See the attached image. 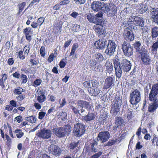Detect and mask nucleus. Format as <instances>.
<instances>
[{
	"instance_id": "obj_1",
	"label": "nucleus",
	"mask_w": 158,
	"mask_h": 158,
	"mask_svg": "<svg viewBox=\"0 0 158 158\" xmlns=\"http://www.w3.org/2000/svg\"><path fill=\"white\" fill-rule=\"evenodd\" d=\"M71 128L70 125L68 124L63 127L55 128L53 130L56 136L59 138H61L67 135H69L71 132Z\"/></svg>"
},
{
	"instance_id": "obj_2",
	"label": "nucleus",
	"mask_w": 158,
	"mask_h": 158,
	"mask_svg": "<svg viewBox=\"0 0 158 158\" xmlns=\"http://www.w3.org/2000/svg\"><path fill=\"white\" fill-rule=\"evenodd\" d=\"M129 102L133 105H136L140 101L141 94L139 91L137 89L134 90L130 94Z\"/></svg>"
},
{
	"instance_id": "obj_3",
	"label": "nucleus",
	"mask_w": 158,
	"mask_h": 158,
	"mask_svg": "<svg viewBox=\"0 0 158 158\" xmlns=\"http://www.w3.org/2000/svg\"><path fill=\"white\" fill-rule=\"evenodd\" d=\"M113 63L115 69V74L118 79H120L122 76V71L120 65L121 62L118 56H115L113 59Z\"/></svg>"
},
{
	"instance_id": "obj_4",
	"label": "nucleus",
	"mask_w": 158,
	"mask_h": 158,
	"mask_svg": "<svg viewBox=\"0 0 158 158\" xmlns=\"http://www.w3.org/2000/svg\"><path fill=\"white\" fill-rule=\"evenodd\" d=\"M105 7L103 9V12L107 13V16L108 17H112L114 16L117 13V7L113 4H107L105 5Z\"/></svg>"
},
{
	"instance_id": "obj_5",
	"label": "nucleus",
	"mask_w": 158,
	"mask_h": 158,
	"mask_svg": "<svg viewBox=\"0 0 158 158\" xmlns=\"http://www.w3.org/2000/svg\"><path fill=\"white\" fill-rule=\"evenodd\" d=\"M132 29V27L129 26L124 29L123 36L127 42L132 41L134 39L135 35Z\"/></svg>"
},
{
	"instance_id": "obj_6",
	"label": "nucleus",
	"mask_w": 158,
	"mask_h": 158,
	"mask_svg": "<svg viewBox=\"0 0 158 158\" xmlns=\"http://www.w3.org/2000/svg\"><path fill=\"white\" fill-rule=\"evenodd\" d=\"M73 129L74 135L78 137L83 134L85 130V125L79 123L74 124Z\"/></svg>"
},
{
	"instance_id": "obj_7",
	"label": "nucleus",
	"mask_w": 158,
	"mask_h": 158,
	"mask_svg": "<svg viewBox=\"0 0 158 158\" xmlns=\"http://www.w3.org/2000/svg\"><path fill=\"white\" fill-rule=\"evenodd\" d=\"M122 50L125 56L130 57L133 54V50L132 47L130 43L127 41H124L122 44Z\"/></svg>"
},
{
	"instance_id": "obj_8",
	"label": "nucleus",
	"mask_w": 158,
	"mask_h": 158,
	"mask_svg": "<svg viewBox=\"0 0 158 158\" xmlns=\"http://www.w3.org/2000/svg\"><path fill=\"white\" fill-rule=\"evenodd\" d=\"M158 88L153 85L149 94L148 100L151 102H158Z\"/></svg>"
},
{
	"instance_id": "obj_9",
	"label": "nucleus",
	"mask_w": 158,
	"mask_h": 158,
	"mask_svg": "<svg viewBox=\"0 0 158 158\" xmlns=\"http://www.w3.org/2000/svg\"><path fill=\"white\" fill-rule=\"evenodd\" d=\"M116 46L115 42L113 40H108V44L105 50V53L109 56L113 55L115 51Z\"/></svg>"
},
{
	"instance_id": "obj_10",
	"label": "nucleus",
	"mask_w": 158,
	"mask_h": 158,
	"mask_svg": "<svg viewBox=\"0 0 158 158\" xmlns=\"http://www.w3.org/2000/svg\"><path fill=\"white\" fill-rule=\"evenodd\" d=\"M115 78L113 75L109 76L105 79L103 89H111L114 85Z\"/></svg>"
},
{
	"instance_id": "obj_11",
	"label": "nucleus",
	"mask_w": 158,
	"mask_h": 158,
	"mask_svg": "<svg viewBox=\"0 0 158 158\" xmlns=\"http://www.w3.org/2000/svg\"><path fill=\"white\" fill-rule=\"evenodd\" d=\"M52 132L48 129L43 128L40 130V132L37 133L36 134L38 137L43 139H48L51 137Z\"/></svg>"
},
{
	"instance_id": "obj_12",
	"label": "nucleus",
	"mask_w": 158,
	"mask_h": 158,
	"mask_svg": "<svg viewBox=\"0 0 158 158\" xmlns=\"http://www.w3.org/2000/svg\"><path fill=\"white\" fill-rule=\"evenodd\" d=\"M48 151L53 156H60L61 153V149L58 146L51 144L48 148Z\"/></svg>"
},
{
	"instance_id": "obj_13",
	"label": "nucleus",
	"mask_w": 158,
	"mask_h": 158,
	"mask_svg": "<svg viewBox=\"0 0 158 158\" xmlns=\"http://www.w3.org/2000/svg\"><path fill=\"white\" fill-rule=\"evenodd\" d=\"M105 4L103 2L95 1L92 3L91 7L93 10L96 12L99 11L101 10L103 11V9L105 7Z\"/></svg>"
},
{
	"instance_id": "obj_14",
	"label": "nucleus",
	"mask_w": 158,
	"mask_h": 158,
	"mask_svg": "<svg viewBox=\"0 0 158 158\" xmlns=\"http://www.w3.org/2000/svg\"><path fill=\"white\" fill-rule=\"evenodd\" d=\"M110 136V134L108 131H101L99 132L97 137V140L101 141L104 143L107 141Z\"/></svg>"
},
{
	"instance_id": "obj_15",
	"label": "nucleus",
	"mask_w": 158,
	"mask_h": 158,
	"mask_svg": "<svg viewBox=\"0 0 158 158\" xmlns=\"http://www.w3.org/2000/svg\"><path fill=\"white\" fill-rule=\"evenodd\" d=\"M139 56L142 61L143 64L144 65H149L150 64L151 60L149 56L144 51H142L139 52Z\"/></svg>"
},
{
	"instance_id": "obj_16",
	"label": "nucleus",
	"mask_w": 158,
	"mask_h": 158,
	"mask_svg": "<svg viewBox=\"0 0 158 158\" xmlns=\"http://www.w3.org/2000/svg\"><path fill=\"white\" fill-rule=\"evenodd\" d=\"M121 69L122 68L124 72H127L131 69V64L130 62L126 59L122 60L120 64Z\"/></svg>"
},
{
	"instance_id": "obj_17",
	"label": "nucleus",
	"mask_w": 158,
	"mask_h": 158,
	"mask_svg": "<svg viewBox=\"0 0 158 158\" xmlns=\"http://www.w3.org/2000/svg\"><path fill=\"white\" fill-rule=\"evenodd\" d=\"M90 68L93 71L96 72H100L102 71L103 67L100 64H98L96 61H92L90 63Z\"/></svg>"
},
{
	"instance_id": "obj_18",
	"label": "nucleus",
	"mask_w": 158,
	"mask_h": 158,
	"mask_svg": "<svg viewBox=\"0 0 158 158\" xmlns=\"http://www.w3.org/2000/svg\"><path fill=\"white\" fill-rule=\"evenodd\" d=\"M106 41L103 40L102 39H99L95 42L94 45L97 49L103 50L106 47Z\"/></svg>"
},
{
	"instance_id": "obj_19",
	"label": "nucleus",
	"mask_w": 158,
	"mask_h": 158,
	"mask_svg": "<svg viewBox=\"0 0 158 158\" xmlns=\"http://www.w3.org/2000/svg\"><path fill=\"white\" fill-rule=\"evenodd\" d=\"M151 19L156 23H158V8H152L151 11Z\"/></svg>"
},
{
	"instance_id": "obj_20",
	"label": "nucleus",
	"mask_w": 158,
	"mask_h": 158,
	"mask_svg": "<svg viewBox=\"0 0 158 158\" xmlns=\"http://www.w3.org/2000/svg\"><path fill=\"white\" fill-rule=\"evenodd\" d=\"M135 9L140 14L145 12L148 10L147 6L141 3L135 5Z\"/></svg>"
},
{
	"instance_id": "obj_21",
	"label": "nucleus",
	"mask_w": 158,
	"mask_h": 158,
	"mask_svg": "<svg viewBox=\"0 0 158 158\" xmlns=\"http://www.w3.org/2000/svg\"><path fill=\"white\" fill-rule=\"evenodd\" d=\"M94 29L95 31L97 33L98 36H100L101 35H103L105 36V35L106 32L103 29L102 26L99 25L98 24L94 27Z\"/></svg>"
},
{
	"instance_id": "obj_22",
	"label": "nucleus",
	"mask_w": 158,
	"mask_h": 158,
	"mask_svg": "<svg viewBox=\"0 0 158 158\" xmlns=\"http://www.w3.org/2000/svg\"><path fill=\"white\" fill-rule=\"evenodd\" d=\"M133 22L135 25L137 26L143 27L144 26V21L142 18L138 16H134Z\"/></svg>"
},
{
	"instance_id": "obj_23",
	"label": "nucleus",
	"mask_w": 158,
	"mask_h": 158,
	"mask_svg": "<svg viewBox=\"0 0 158 158\" xmlns=\"http://www.w3.org/2000/svg\"><path fill=\"white\" fill-rule=\"evenodd\" d=\"M23 33L25 35L26 40L29 42L32 40V31H31V28L26 27L23 30Z\"/></svg>"
},
{
	"instance_id": "obj_24",
	"label": "nucleus",
	"mask_w": 158,
	"mask_h": 158,
	"mask_svg": "<svg viewBox=\"0 0 158 158\" xmlns=\"http://www.w3.org/2000/svg\"><path fill=\"white\" fill-rule=\"evenodd\" d=\"M122 103V97L119 94H116L112 102V105L120 106Z\"/></svg>"
},
{
	"instance_id": "obj_25",
	"label": "nucleus",
	"mask_w": 158,
	"mask_h": 158,
	"mask_svg": "<svg viewBox=\"0 0 158 158\" xmlns=\"http://www.w3.org/2000/svg\"><path fill=\"white\" fill-rule=\"evenodd\" d=\"M45 94V93L42 90H40L38 92L37 100L39 102L42 103L45 101L46 98Z\"/></svg>"
},
{
	"instance_id": "obj_26",
	"label": "nucleus",
	"mask_w": 158,
	"mask_h": 158,
	"mask_svg": "<svg viewBox=\"0 0 158 158\" xmlns=\"http://www.w3.org/2000/svg\"><path fill=\"white\" fill-rule=\"evenodd\" d=\"M95 118V115L94 113L89 112L86 115L82 116V119L83 121L88 122L94 120Z\"/></svg>"
},
{
	"instance_id": "obj_27",
	"label": "nucleus",
	"mask_w": 158,
	"mask_h": 158,
	"mask_svg": "<svg viewBox=\"0 0 158 158\" xmlns=\"http://www.w3.org/2000/svg\"><path fill=\"white\" fill-rule=\"evenodd\" d=\"M149 105L148 111L150 112H154L158 107V102H152Z\"/></svg>"
},
{
	"instance_id": "obj_28",
	"label": "nucleus",
	"mask_w": 158,
	"mask_h": 158,
	"mask_svg": "<svg viewBox=\"0 0 158 158\" xmlns=\"http://www.w3.org/2000/svg\"><path fill=\"white\" fill-rule=\"evenodd\" d=\"M105 65L106 72L110 74L112 73L113 72V66L112 63L107 60L105 63Z\"/></svg>"
},
{
	"instance_id": "obj_29",
	"label": "nucleus",
	"mask_w": 158,
	"mask_h": 158,
	"mask_svg": "<svg viewBox=\"0 0 158 158\" xmlns=\"http://www.w3.org/2000/svg\"><path fill=\"white\" fill-rule=\"evenodd\" d=\"M94 56L95 57V60L93 61H96L97 63L98 62L100 63L104 60L103 56L101 53H96L94 55Z\"/></svg>"
},
{
	"instance_id": "obj_30",
	"label": "nucleus",
	"mask_w": 158,
	"mask_h": 158,
	"mask_svg": "<svg viewBox=\"0 0 158 158\" xmlns=\"http://www.w3.org/2000/svg\"><path fill=\"white\" fill-rule=\"evenodd\" d=\"M120 107L112 104L110 113H112L113 115H116L120 111Z\"/></svg>"
},
{
	"instance_id": "obj_31",
	"label": "nucleus",
	"mask_w": 158,
	"mask_h": 158,
	"mask_svg": "<svg viewBox=\"0 0 158 158\" xmlns=\"http://www.w3.org/2000/svg\"><path fill=\"white\" fill-rule=\"evenodd\" d=\"M107 118L108 115L105 113L100 114L98 120V122L101 124H103L106 122Z\"/></svg>"
},
{
	"instance_id": "obj_32",
	"label": "nucleus",
	"mask_w": 158,
	"mask_h": 158,
	"mask_svg": "<svg viewBox=\"0 0 158 158\" xmlns=\"http://www.w3.org/2000/svg\"><path fill=\"white\" fill-rule=\"evenodd\" d=\"M26 5V2H23L22 3L19 4L18 5L19 10L18 11L16 14L17 16L19 15L20 13L24 9L25 6Z\"/></svg>"
},
{
	"instance_id": "obj_33",
	"label": "nucleus",
	"mask_w": 158,
	"mask_h": 158,
	"mask_svg": "<svg viewBox=\"0 0 158 158\" xmlns=\"http://www.w3.org/2000/svg\"><path fill=\"white\" fill-rule=\"evenodd\" d=\"M115 123L119 126H123L124 120L120 117H116L115 118Z\"/></svg>"
},
{
	"instance_id": "obj_34",
	"label": "nucleus",
	"mask_w": 158,
	"mask_h": 158,
	"mask_svg": "<svg viewBox=\"0 0 158 158\" xmlns=\"http://www.w3.org/2000/svg\"><path fill=\"white\" fill-rule=\"evenodd\" d=\"M25 119L31 123H35L37 120V118L35 116H31L26 117Z\"/></svg>"
},
{
	"instance_id": "obj_35",
	"label": "nucleus",
	"mask_w": 158,
	"mask_h": 158,
	"mask_svg": "<svg viewBox=\"0 0 158 158\" xmlns=\"http://www.w3.org/2000/svg\"><path fill=\"white\" fill-rule=\"evenodd\" d=\"M158 35V27H155L152 30L151 36L153 39L156 38Z\"/></svg>"
},
{
	"instance_id": "obj_36",
	"label": "nucleus",
	"mask_w": 158,
	"mask_h": 158,
	"mask_svg": "<svg viewBox=\"0 0 158 158\" xmlns=\"http://www.w3.org/2000/svg\"><path fill=\"white\" fill-rule=\"evenodd\" d=\"M151 48L152 52L154 53H156L158 49V41L153 43Z\"/></svg>"
},
{
	"instance_id": "obj_37",
	"label": "nucleus",
	"mask_w": 158,
	"mask_h": 158,
	"mask_svg": "<svg viewBox=\"0 0 158 158\" xmlns=\"http://www.w3.org/2000/svg\"><path fill=\"white\" fill-rule=\"evenodd\" d=\"M92 89L90 90V93L93 95L96 96L99 94L100 90L98 87L92 88Z\"/></svg>"
},
{
	"instance_id": "obj_38",
	"label": "nucleus",
	"mask_w": 158,
	"mask_h": 158,
	"mask_svg": "<svg viewBox=\"0 0 158 158\" xmlns=\"http://www.w3.org/2000/svg\"><path fill=\"white\" fill-rule=\"evenodd\" d=\"M87 18L90 22H93L94 23L97 22V19H95L91 14H89L87 15Z\"/></svg>"
},
{
	"instance_id": "obj_39",
	"label": "nucleus",
	"mask_w": 158,
	"mask_h": 158,
	"mask_svg": "<svg viewBox=\"0 0 158 158\" xmlns=\"http://www.w3.org/2000/svg\"><path fill=\"white\" fill-rule=\"evenodd\" d=\"M14 132L16 133V136L19 139L21 138L24 135V133L20 129H17L14 131Z\"/></svg>"
},
{
	"instance_id": "obj_40",
	"label": "nucleus",
	"mask_w": 158,
	"mask_h": 158,
	"mask_svg": "<svg viewBox=\"0 0 158 158\" xmlns=\"http://www.w3.org/2000/svg\"><path fill=\"white\" fill-rule=\"evenodd\" d=\"M103 16V14L102 13H98L97 14L94 18L95 19H97V22L95 23H97V24H100L102 23V21L101 20V19H99V18H101Z\"/></svg>"
},
{
	"instance_id": "obj_41",
	"label": "nucleus",
	"mask_w": 158,
	"mask_h": 158,
	"mask_svg": "<svg viewBox=\"0 0 158 158\" xmlns=\"http://www.w3.org/2000/svg\"><path fill=\"white\" fill-rule=\"evenodd\" d=\"M78 45L77 43H74L73 44L71 52L69 54V56L73 55L77 49L78 48Z\"/></svg>"
},
{
	"instance_id": "obj_42",
	"label": "nucleus",
	"mask_w": 158,
	"mask_h": 158,
	"mask_svg": "<svg viewBox=\"0 0 158 158\" xmlns=\"http://www.w3.org/2000/svg\"><path fill=\"white\" fill-rule=\"evenodd\" d=\"M141 46V44L139 41H137L133 44V46L134 48L136 50V52H140V47Z\"/></svg>"
},
{
	"instance_id": "obj_43",
	"label": "nucleus",
	"mask_w": 158,
	"mask_h": 158,
	"mask_svg": "<svg viewBox=\"0 0 158 158\" xmlns=\"http://www.w3.org/2000/svg\"><path fill=\"white\" fill-rule=\"evenodd\" d=\"M23 91V89L20 87H18L17 88L13 90L14 94L15 95H20Z\"/></svg>"
},
{
	"instance_id": "obj_44",
	"label": "nucleus",
	"mask_w": 158,
	"mask_h": 158,
	"mask_svg": "<svg viewBox=\"0 0 158 158\" xmlns=\"http://www.w3.org/2000/svg\"><path fill=\"white\" fill-rule=\"evenodd\" d=\"M20 77L21 78L20 81L22 84H25L27 82L28 78L26 75L22 74L20 75Z\"/></svg>"
},
{
	"instance_id": "obj_45",
	"label": "nucleus",
	"mask_w": 158,
	"mask_h": 158,
	"mask_svg": "<svg viewBox=\"0 0 158 158\" xmlns=\"http://www.w3.org/2000/svg\"><path fill=\"white\" fill-rule=\"evenodd\" d=\"M42 82V80L40 79H36L34 81L32 85L36 87L40 85Z\"/></svg>"
},
{
	"instance_id": "obj_46",
	"label": "nucleus",
	"mask_w": 158,
	"mask_h": 158,
	"mask_svg": "<svg viewBox=\"0 0 158 158\" xmlns=\"http://www.w3.org/2000/svg\"><path fill=\"white\" fill-rule=\"evenodd\" d=\"M84 107L88 110H92V105L90 104L89 102L85 101Z\"/></svg>"
},
{
	"instance_id": "obj_47",
	"label": "nucleus",
	"mask_w": 158,
	"mask_h": 158,
	"mask_svg": "<svg viewBox=\"0 0 158 158\" xmlns=\"http://www.w3.org/2000/svg\"><path fill=\"white\" fill-rule=\"evenodd\" d=\"M70 109L72 110L74 114H80V110L78 109V108H76V107L72 105H71L70 106Z\"/></svg>"
},
{
	"instance_id": "obj_48",
	"label": "nucleus",
	"mask_w": 158,
	"mask_h": 158,
	"mask_svg": "<svg viewBox=\"0 0 158 158\" xmlns=\"http://www.w3.org/2000/svg\"><path fill=\"white\" fill-rule=\"evenodd\" d=\"M60 118L62 121H64L67 118V114L65 112L62 111L60 112Z\"/></svg>"
},
{
	"instance_id": "obj_49",
	"label": "nucleus",
	"mask_w": 158,
	"mask_h": 158,
	"mask_svg": "<svg viewBox=\"0 0 158 158\" xmlns=\"http://www.w3.org/2000/svg\"><path fill=\"white\" fill-rule=\"evenodd\" d=\"M85 101L79 100L77 102V106L82 108L84 107Z\"/></svg>"
},
{
	"instance_id": "obj_50",
	"label": "nucleus",
	"mask_w": 158,
	"mask_h": 158,
	"mask_svg": "<svg viewBox=\"0 0 158 158\" xmlns=\"http://www.w3.org/2000/svg\"><path fill=\"white\" fill-rule=\"evenodd\" d=\"M79 142H73L71 143L69 145V148L70 149H73L78 145Z\"/></svg>"
},
{
	"instance_id": "obj_51",
	"label": "nucleus",
	"mask_w": 158,
	"mask_h": 158,
	"mask_svg": "<svg viewBox=\"0 0 158 158\" xmlns=\"http://www.w3.org/2000/svg\"><path fill=\"white\" fill-rule=\"evenodd\" d=\"M18 56L19 58L22 60H23L25 58V56L23 55V52L22 50H20L18 52Z\"/></svg>"
},
{
	"instance_id": "obj_52",
	"label": "nucleus",
	"mask_w": 158,
	"mask_h": 158,
	"mask_svg": "<svg viewBox=\"0 0 158 158\" xmlns=\"http://www.w3.org/2000/svg\"><path fill=\"white\" fill-rule=\"evenodd\" d=\"M91 83L92 84V88L98 87L99 82L96 80H93L91 81Z\"/></svg>"
},
{
	"instance_id": "obj_53",
	"label": "nucleus",
	"mask_w": 158,
	"mask_h": 158,
	"mask_svg": "<svg viewBox=\"0 0 158 158\" xmlns=\"http://www.w3.org/2000/svg\"><path fill=\"white\" fill-rule=\"evenodd\" d=\"M40 53L41 56L44 57L45 55V49L44 46H42L40 50Z\"/></svg>"
},
{
	"instance_id": "obj_54",
	"label": "nucleus",
	"mask_w": 158,
	"mask_h": 158,
	"mask_svg": "<svg viewBox=\"0 0 158 158\" xmlns=\"http://www.w3.org/2000/svg\"><path fill=\"white\" fill-rule=\"evenodd\" d=\"M56 57L55 56L54 54L51 53L49 56L48 59L47 61L49 63H51L53 60L54 58Z\"/></svg>"
},
{
	"instance_id": "obj_55",
	"label": "nucleus",
	"mask_w": 158,
	"mask_h": 158,
	"mask_svg": "<svg viewBox=\"0 0 158 158\" xmlns=\"http://www.w3.org/2000/svg\"><path fill=\"white\" fill-rule=\"evenodd\" d=\"M117 139H116L109 140L106 144V146H110L115 144L117 142Z\"/></svg>"
},
{
	"instance_id": "obj_56",
	"label": "nucleus",
	"mask_w": 158,
	"mask_h": 158,
	"mask_svg": "<svg viewBox=\"0 0 158 158\" xmlns=\"http://www.w3.org/2000/svg\"><path fill=\"white\" fill-rule=\"evenodd\" d=\"M156 142V144L157 146H158V138L156 137V135H154L153 136L152 141V144L155 145L154 143Z\"/></svg>"
},
{
	"instance_id": "obj_57",
	"label": "nucleus",
	"mask_w": 158,
	"mask_h": 158,
	"mask_svg": "<svg viewBox=\"0 0 158 158\" xmlns=\"http://www.w3.org/2000/svg\"><path fill=\"white\" fill-rule=\"evenodd\" d=\"M29 50L30 48L29 46L27 45H25L23 49L24 54H26V55H27L29 52Z\"/></svg>"
},
{
	"instance_id": "obj_58",
	"label": "nucleus",
	"mask_w": 158,
	"mask_h": 158,
	"mask_svg": "<svg viewBox=\"0 0 158 158\" xmlns=\"http://www.w3.org/2000/svg\"><path fill=\"white\" fill-rule=\"evenodd\" d=\"M73 30L75 32H78L80 30V26L77 24L74 25L73 28Z\"/></svg>"
},
{
	"instance_id": "obj_59",
	"label": "nucleus",
	"mask_w": 158,
	"mask_h": 158,
	"mask_svg": "<svg viewBox=\"0 0 158 158\" xmlns=\"http://www.w3.org/2000/svg\"><path fill=\"white\" fill-rule=\"evenodd\" d=\"M25 96L24 94H20L16 97V98L19 101H21L25 98Z\"/></svg>"
},
{
	"instance_id": "obj_60",
	"label": "nucleus",
	"mask_w": 158,
	"mask_h": 158,
	"mask_svg": "<svg viewBox=\"0 0 158 158\" xmlns=\"http://www.w3.org/2000/svg\"><path fill=\"white\" fill-rule=\"evenodd\" d=\"M44 18L41 17L39 18L37 20V23L39 25V26L40 27L44 22Z\"/></svg>"
},
{
	"instance_id": "obj_61",
	"label": "nucleus",
	"mask_w": 158,
	"mask_h": 158,
	"mask_svg": "<svg viewBox=\"0 0 158 158\" xmlns=\"http://www.w3.org/2000/svg\"><path fill=\"white\" fill-rule=\"evenodd\" d=\"M102 152H99L91 156L90 158H98L102 155Z\"/></svg>"
},
{
	"instance_id": "obj_62",
	"label": "nucleus",
	"mask_w": 158,
	"mask_h": 158,
	"mask_svg": "<svg viewBox=\"0 0 158 158\" xmlns=\"http://www.w3.org/2000/svg\"><path fill=\"white\" fill-rule=\"evenodd\" d=\"M45 112L43 111L40 112L39 113L38 118L40 119H43L45 116Z\"/></svg>"
},
{
	"instance_id": "obj_63",
	"label": "nucleus",
	"mask_w": 158,
	"mask_h": 158,
	"mask_svg": "<svg viewBox=\"0 0 158 158\" xmlns=\"http://www.w3.org/2000/svg\"><path fill=\"white\" fill-rule=\"evenodd\" d=\"M83 86L85 87L88 88H90V82L88 81H85L83 84Z\"/></svg>"
},
{
	"instance_id": "obj_64",
	"label": "nucleus",
	"mask_w": 158,
	"mask_h": 158,
	"mask_svg": "<svg viewBox=\"0 0 158 158\" xmlns=\"http://www.w3.org/2000/svg\"><path fill=\"white\" fill-rule=\"evenodd\" d=\"M70 1L69 0H63L60 2V5L61 6L66 5L69 3Z\"/></svg>"
}]
</instances>
